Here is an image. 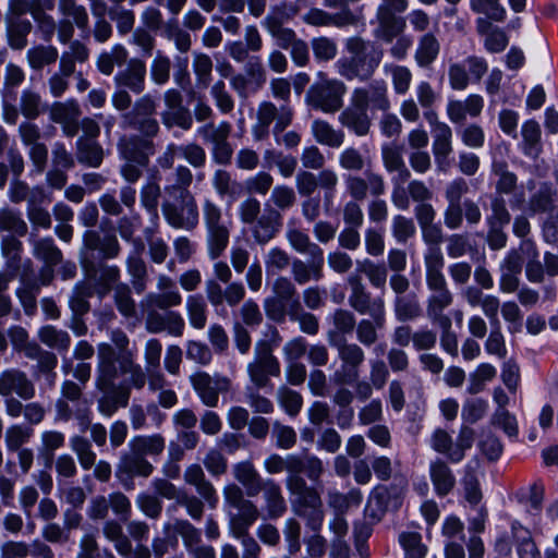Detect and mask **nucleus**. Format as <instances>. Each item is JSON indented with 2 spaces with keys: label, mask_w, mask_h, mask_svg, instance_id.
I'll return each mask as SVG.
<instances>
[{
  "label": "nucleus",
  "mask_w": 558,
  "mask_h": 558,
  "mask_svg": "<svg viewBox=\"0 0 558 558\" xmlns=\"http://www.w3.org/2000/svg\"><path fill=\"white\" fill-rule=\"evenodd\" d=\"M222 495L228 514L229 533L241 542L242 558H259L262 547L250 534V529L259 519L260 510L253 500L245 498L239 484H227Z\"/></svg>",
  "instance_id": "obj_1"
},
{
  "label": "nucleus",
  "mask_w": 558,
  "mask_h": 558,
  "mask_svg": "<svg viewBox=\"0 0 558 558\" xmlns=\"http://www.w3.org/2000/svg\"><path fill=\"white\" fill-rule=\"evenodd\" d=\"M151 138L143 134L122 135L119 138L117 149L119 158L123 161L119 173L126 183L135 184L143 177L144 169L156 151Z\"/></svg>",
  "instance_id": "obj_2"
},
{
  "label": "nucleus",
  "mask_w": 558,
  "mask_h": 558,
  "mask_svg": "<svg viewBox=\"0 0 558 558\" xmlns=\"http://www.w3.org/2000/svg\"><path fill=\"white\" fill-rule=\"evenodd\" d=\"M345 48L352 57L348 61L338 62L340 75L349 81L369 80L383 60L384 49L359 36L348 38Z\"/></svg>",
  "instance_id": "obj_3"
},
{
  "label": "nucleus",
  "mask_w": 558,
  "mask_h": 558,
  "mask_svg": "<svg viewBox=\"0 0 558 558\" xmlns=\"http://www.w3.org/2000/svg\"><path fill=\"white\" fill-rule=\"evenodd\" d=\"M238 216L242 225L247 226L254 242L265 245L279 233V217L271 210L270 204L262 203L255 196L248 195L238 206Z\"/></svg>",
  "instance_id": "obj_4"
},
{
  "label": "nucleus",
  "mask_w": 558,
  "mask_h": 558,
  "mask_svg": "<svg viewBox=\"0 0 558 558\" xmlns=\"http://www.w3.org/2000/svg\"><path fill=\"white\" fill-rule=\"evenodd\" d=\"M185 484L193 486L198 496L187 493L185 489L179 497L175 506L185 508L186 513L196 521H199L205 511V504L215 509L218 505V495L215 486L206 478L203 468L197 464L189 465L183 475Z\"/></svg>",
  "instance_id": "obj_5"
},
{
  "label": "nucleus",
  "mask_w": 558,
  "mask_h": 558,
  "mask_svg": "<svg viewBox=\"0 0 558 558\" xmlns=\"http://www.w3.org/2000/svg\"><path fill=\"white\" fill-rule=\"evenodd\" d=\"M112 344L102 342L97 347V386L107 389L119 378V359L126 353H133L129 349L130 339L121 329L110 331Z\"/></svg>",
  "instance_id": "obj_6"
},
{
  "label": "nucleus",
  "mask_w": 558,
  "mask_h": 558,
  "mask_svg": "<svg viewBox=\"0 0 558 558\" xmlns=\"http://www.w3.org/2000/svg\"><path fill=\"white\" fill-rule=\"evenodd\" d=\"M83 385L71 379H65L60 386V397L54 403V420L69 422L75 418L81 429L89 425L92 414L87 399L84 397Z\"/></svg>",
  "instance_id": "obj_7"
},
{
  "label": "nucleus",
  "mask_w": 558,
  "mask_h": 558,
  "mask_svg": "<svg viewBox=\"0 0 558 558\" xmlns=\"http://www.w3.org/2000/svg\"><path fill=\"white\" fill-rule=\"evenodd\" d=\"M202 211L207 253L210 259H217L228 247L232 221L223 217L222 208L210 198L203 201Z\"/></svg>",
  "instance_id": "obj_8"
},
{
  "label": "nucleus",
  "mask_w": 558,
  "mask_h": 558,
  "mask_svg": "<svg viewBox=\"0 0 558 558\" xmlns=\"http://www.w3.org/2000/svg\"><path fill=\"white\" fill-rule=\"evenodd\" d=\"M298 468L295 472H289L287 474L284 484L290 495L296 497L295 501H302L319 494L316 487L307 484L302 473H304L310 481L318 483L325 473V465L319 457L306 454L301 459Z\"/></svg>",
  "instance_id": "obj_9"
},
{
  "label": "nucleus",
  "mask_w": 558,
  "mask_h": 558,
  "mask_svg": "<svg viewBox=\"0 0 558 558\" xmlns=\"http://www.w3.org/2000/svg\"><path fill=\"white\" fill-rule=\"evenodd\" d=\"M272 295L264 300L265 314L271 322H286L289 308H298L301 304L295 283L287 276H278L271 284Z\"/></svg>",
  "instance_id": "obj_10"
},
{
  "label": "nucleus",
  "mask_w": 558,
  "mask_h": 558,
  "mask_svg": "<svg viewBox=\"0 0 558 558\" xmlns=\"http://www.w3.org/2000/svg\"><path fill=\"white\" fill-rule=\"evenodd\" d=\"M293 120V110L289 105L277 107L271 101H262L256 111V122L252 126V135L256 142L268 137L271 123L272 134H281Z\"/></svg>",
  "instance_id": "obj_11"
},
{
  "label": "nucleus",
  "mask_w": 558,
  "mask_h": 558,
  "mask_svg": "<svg viewBox=\"0 0 558 558\" xmlns=\"http://www.w3.org/2000/svg\"><path fill=\"white\" fill-rule=\"evenodd\" d=\"M157 106L155 96L142 95L135 100L133 109L122 114V128L136 130L146 137H156L160 131L159 122L155 118Z\"/></svg>",
  "instance_id": "obj_12"
},
{
  "label": "nucleus",
  "mask_w": 558,
  "mask_h": 558,
  "mask_svg": "<svg viewBox=\"0 0 558 558\" xmlns=\"http://www.w3.org/2000/svg\"><path fill=\"white\" fill-rule=\"evenodd\" d=\"M167 196L161 203V211L168 225L175 229H195L199 222V213L194 195Z\"/></svg>",
  "instance_id": "obj_13"
},
{
  "label": "nucleus",
  "mask_w": 558,
  "mask_h": 558,
  "mask_svg": "<svg viewBox=\"0 0 558 558\" xmlns=\"http://www.w3.org/2000/svg\"><path fill=\"white\" fill-rule=\"evenodd\" d=\"M337 350L340 367L332 374L331 380L335 385H344L361 377V371L365 363L366 355L363 348L355 342H349L340 338L331 342Z\"/></svg>",
  "instance_id": "obj_14"
},
{
  "label": "nucleus",
  "mask_w": 558,
  "mask_h": 558,
  "mask_svg": "<svg viewBox=\"0 0 558 558\" xmlns=\"http://www.w3.org/2000/svg\"><path fill=\"white\" fill-rule=\"evenodd\" d=\"M347 86L339 80L323 78L307 90L305 100L308 106L325 113H335L343 105Z\"/></svg>",
  "instance_id": "obj_15"
},
{
  "label": "nucleus",
  "mask_w": 558,
  "mask_h": 558,
  "mask_svg": "<svg viewBox=\"0 0 558 558\" xmlns=\"http://www.w3.org/2000/svg\"><path fill=\"white\" fill-rule=\"evenodd\" d=\"M231 132L232 125L228 121L218 124L210 121L197 129V135L211 145V159L219 166H228L232 161L233 148L229 142Z\"/></svg>",
  "instance_id": "obj_16"
},
{
  "label": "nucleus",
  "mask_w": 558,
  "mask_h": 558,
  "mask_svg": "<svg viewBox=\"0 0 558 558\" xmlns=\"http://www.w3.org/2000/svg\"><path fill=\"white\" fill-rule=\"evenodd\" d=\"M247 373L252 384L258 388H265L270 384V376L278 377L281 367L278 359L272 353V345L266 340L257 341L254 349V361L248 363Z\"/></svg>",
  "instance_id": "obj_17"
},
{
  "label": "nucleus",
  "mask_w": 558,
  "mask_h": 558,
  "mask_svg": "<svg viewBox=\"0 0 558 558\" xmlns=\"http://www.w3.org/2000/svg\"><path fill=\"white\" fill-rule=\"evenodd\" d=\"M58 11L63 16L58 22V40L68 44L74 36L75 26L82 33L89 31V15L87 9L76 0H58Z\"/></svg>",
  "instance_id": "obj_18"
},
{
  "label": "nucleus",
  "mask_w": 558,
  "mask_h": 558,
  "mask_svg": "<svg viewBox=\"0 0 558 558\" xmlns=\"http://www.w3.org/2000/svg\"><path fill=\"white\" fill-rule=\"evenodd\" d=\"M488 70L486 60L477 56H469L462 62H450L448 66L449 86L453 90H464L471 80L480 82Z\"/></svg>",
  "instance_id": "obj_19"
},
{
  "label": "nucleus",
  "mask_w": 558,
  "mask_h": 558,
  "mask_svg": "<svg viewBox=\"0 0 558 558\" xmlns=\"http://www.w3.org/2000/svg\"><path fill=\"white\" fill-rule=\"evenodd\" d=\"M163 533L173 530L181 536L184 548L192 558H216V550L211 545L202 542V532L186 519H175L174 522L163 525Z\"/></svg>",
  "instance_id": "obj_20"
},
{
  "label": "nucleus",
  "mask_w": 558,
  "mask_h": 558,
  "mask_svg": "<svg viewBox=\"0 0 558 558\" xmlns=\"http://www.w3.org/2000/svg\"><path fill=\"white\" fill-rule=\"evenodd\" d=\"M190 383L202 401L208 408H216L219 402V395L231 388V380L220 374L209 375L199 371L190 376Z\"/></svg>",
  "instance_id": "obj_21"
},
{
  "label": "nucleus",
  "mask_w": 558,
  "mask_h": 558,
  "mask_svg": "<svg viewBox=\"0 0 558 558\" xmlns=\"http://www.w3.org/2000/svg\"><path fill=\"white\" fill-rule=\"evenodd\" d=\"M490 173L496 178L495 194L504 197L511 195V208H522L525 203V195L523 191H519L518 175L509 170V165L504 159H494L490 166Z\"/></svg>",
  "instance_id": "obj_22"
},
{
  "label": "nucleus",
  "mask_w": 558,
  "mask_h": 558,
  "mask_svg": "<svg viewBox=\"0 0 558 558\" xmlns=\"http://www.w3.org/2000/svg\"><path fill=\"white\" fill-rule=\"evenodd\" d=\"M153 472L154 465L132 449L121 452L116 466V477L126 489H133L135 476L147 478Z\"/></svg>",
  "instance_id": "obj_23"
},
{
  "label": "nucleus",
  "mask_w": 558,
  "mask_h": 558,
  "mask_svg": "<svg viewBox=\"0 0 558 558\" xmlns=\"http://www.w3.org/2000/svg\"><path fill=\"white\" fill-rule=\"evenodd\" d=\"M470 191L465 179L459 177L450 181L445 187L447 206L444 210V223L449 230L462 227V198Z\"/></svg>",
  "instance_id": "obj_24"
},
{
  "label": "nucleus",
  "mask_w": 558,
  "mask_h": 558,
  "mask_svg": "<svg viewBox=\"0 0 558 558\" xmlns=\"http://www.w3.org/2000/svg\"><path fill=\"white\" fill-rule=\"evenodd\" d=\"M408 7V0H381L376 11V19L383 29L384 41L391 43L399 33L403 32L404 22L396 14L403 13Z\"/></svg>",
  "instance_id": "obj_25"
},
{
  "label": "nucleus",
  "mask_w": 558,
  "mask_h": 558,
  "mask_svg": "<svg viewBox=\"0 0 558 558\" xmlns=\"http://www.w3.org/2000/svg\"><path fill=\"white\" fill-rule=\"evenodd\" d=\"M344 184L352 201H364L368 194L371 196H381L386 192L384 177L371 169L365 170L364 177L355 174L347 175Z\"/></svg>",
  "instance_id": "obj_26"
},
{
  "label": "nucleus",
  "mask_w": 558,
  "mask_h": 558,
  "mask_svg": "<svg viewBox=\"0 0 558 558\" xmlns=\"http://www.w3.org/2000/svg\"><path fill=\"white\" fill-rule=\"evenodd\" d=\"M145 328L149 333L167 332L169 336L180 338L185 330L183 316L175 311L146 308Z\"/></svg>",
  "instance_id": "obj_27"
},
{
  "label": "nucleus",
  "mask_w": 558,
  "mask_h": 558,
  "mask_svg": "<svg viewBox=\"0 0 558 558\" xmlns=\"http://www.w3.org/2000/svg\"><path fill=\"white\" fill-rule=\"evenodd\" d=\"M350 99L365 110L371 109L386 112L391 106L388 87L383 80L373 81L366 86L354 88Z\"/></svg>",
  "instance_id": "obj_28"
},
{
  "label": "nucleus",
  "mask_w": 558,
  "mask_h": 558,
  "mask_svg": "<svg viewBox=\"0 0 558 558\" xmlns=\"http://www.w3.org/2000/svg\"><path fill=\"white\" fill-rule=\"evenodd\" d=\"M16 395L22 400H32L36 388L28 375L20 368H7L0 373V397Z\"/></svg>",
  "instance_id": "obj_29"
},
{
  "label": "nucleus",
  "mask_w": 558,
  "mask_h": 558,
  "mask_svg": "<svg viewBox=\"0 0 558 558\" xmlns=\"http://www.w3.org/2000/svg\"><path fill=\"white\" fill-rule=\"evenodd\" d=\"M206 298L211 306L219 307L225 303L230 307L238 306L245 299V287L241 281L227 283L225 288L214 279L205 283Z\"/></svg>",
  "instance_id": "obj_30"
},
{
  "label": "nucleus",
  "mask_w": 558,
  "mask_h": 558,
  "mask_svg": "<svg viewBox=\"0 0 558 558\" xmlns=\"http://www.w3.org/2000/svg\"><path fill=\"white\" fill-rule=\"evenodd\" d=\"M351 292L349 305L361 315L385 314V301L381 296L373 298L359 278H350Z\"/></svg>",
  "instance_id": "obj_31"
},
{
  "label": "nucleus",
  "mask_w": 558,
  "mask_h": 558,
  "mask_svg": "<svg viewBox=\"0 0 558 558\" xmlns=\"http://www.w3.org/2000/svg\"><path fill=\"white\" fill-rule=\"evenodd\" d=\"M262 493L264 500V513L268 520H277L287 512L288 505L282 488L274 478L267 477L256 490V496Z\"/></svg>",
  "instance_id": "obj_32"
},
{
  "label": "nucleus",
  "mask_w": 558,
  "mask_h": 558,
  "mask_svg": "<svg viewBox=\"0 0 558 558\" xmlns=\"http://www.w3.org/2000/svg\"><path fill=\"white\" fill-rule=\"evenodd\" d=\"M302 21L315 27H345L354 25L357 22L356 16L348 5H344L339 12L329 13L323 9L311 8L302 16Z\"/></svg>",
  "instance_id": "obj_33"
},
{
  "label": "nucleus",
  "mask_w": 558,
  "mask_h": 558,
  "mask_svg": "<svg viewBox=\"0 0 558 558\" xmlns=\"http://www.w3.org/2000/svg\"><path fill=\"white\" fill-rule=\"evenodd\" d=\"M146 73L145 62L142 59L132 58L124 69L117 72L113 82L117 88H126L140 95L145 89Z\"/></svg>",
  "instance_id": "obj_34"
},
{
  "label": "nucleus",
  "mask_w": 558,
  "mask_h": 558,
  "mask_svg": "<svg viewBox=\"0 0 558 558\" xmlns=\"http://www.w3.org/2000/svg\"><path fill=\"white\" fill-rule=\"evenodd\" d=\"M95 387L102 396L97 400V410L104 416H112L119 408H125L129 404L131 391L129 387L123 385H117L113 380V385L107 389H101L97 386V377L95 378Z\"/></svg>",
  "instance_id": "obj_35"
},
{
  "label": "nucleus",
  "mask_w": 558,
  "mask_h": 558,
  "mask_svg": "<svg viewBox=\"0 0 558 558\" xmlns=\"http://www.w3.org/2000/svg\"><path fill=\"white\" fill-rule=\"evenodd\" d=\"M432 150L439 172H447L450 167L449 156L452 153V130L447 123L437 124L432 130Z\"/></svg>",
  "instance_id": "obj_36"
},
{
  "label": "nucleus",
  "mask_w": 558,
  "mask_h": 558,
  "mask_svg": "<svg viewBox=\"0 0 558 558\" xmlns=\"http://www.w3.org/2000/svg\"><path fill=\"white\" fill-rule=\"evenodd\" d=\"M426 286L429 291L449 290L444 275L445 258L440 247H429L424 255Z\"/></svg>",
  "instance_id": "obj_37"
},
{
  "label": "nucleus",
  "mask_w": 558,
  "mask_h": 558,
  "mask_svg": "<svg viewBox=\"0 0 558 558\" xmlns=\"http://www.w3.org/2000/svg\"><path fill=\"white\" fill-rule=\"evenodd\" d=\"M310 260L293 258L291 265L292 281L304 286L310 281H319L324 277V254L308 255Z\"/></svg>",
  "instance_id": "obj_38"
},
{
  "label": "nucleus",
  "mask_w": 558,
  "mask_h": 558,
  "mask_svg": "<svg viewBox=\"0 0 558 558\" xmlns=\"http://www.w3.org/2000/svg\"><path fill=\"white\" fill-rule=\"evenodd\" d=\"M484 108V98L477 94L469 95L464 100H449L446 112L449 120L457 124L463 123L468 116L477 118Z\"/></svg>",
  "instance_id": "obj_39"
},
{
  "label": "nucleus",
  "mask_w": 558,
  "mask_h": 558,
  "mask_svg": "<svg viewBox=\"0 0 558 558\" xmlns=\"http://www.w3.org/2000/svg\"><path fill=\"white\" fill-rule=\"evenodd\" d=\"M85 271L88 278L96 282V293L99 298L114 291L116 284L120 283V268L116 265L100 264L96 268L93 264L85 266Z\"/></svg>",
  "instance_id": "obj_40"
},
{
  "label": "nucleus",
  "mask_w": 558,
  "mask_h": 558,
  "mask_svg": "<svg viewBox=\"0 0 558 558\" xmlns=\"http://www.w3.org/2000/svg\"><path fill=\"white\" fill-rule=\"evenodd\" d=\"M429 478L435 494L439 497L449 495L456 487L457 480L449 464L437 458L429 463Z\"/></svg>",
  "instance_id": "obj_41"
},
{
  "label": "nucleus",
  "mask_w": 558,
  "mask_h": 558,
  "mask_svg": "<svg viewBox=\"0 0 558 558\" xmlns=\"http://www.w3.org/2000/svg\"><path fill=\"white\" fill-rule=\"evenodd\" d=\"M293 510L295 514L306 521V526L310 530L313 532L320 531L325 519V511L323 508L320 494H317L302 501H294Z\"/></svg>",
  "instance_id": "obj_42"
},
{
  "label": "nucleus",
  "mask_w": 558,
  "mask_h": 558,
  "mask_svg": "<svg viewBox=\"0 0 558 558\" xmlns=\"http://www.w3.org/2000/svg\"><path fill=\"white\" fill-rule=\"evenodd\" d=\"M339 122L356 136L367 135L372 125L367 110L351 100L349 106L339 114Z\"/></svg>",
  "instance_id": "obj_43"
},
{
  "label": "nucleus",
  "mask_w": 558,
  "mask_h": 558,
  "mask_svg": "<svg viewBox=\"0 0 558 558\" xmlns=\"http://www.w3.org/2000/svg\"><path fill=\"white\" fill-rule=\"evenodd\" d=\"M234 480L241 485L245 498L256 497V490L260 483L265 482L254 463L250 460L240 461L232 466Z\"/></svg>",
  "instance_id": "obj_44"
},
{
  "label": "nucleus",
  "mask_w": 558,
  "mask_h": 558,
  "mask_svg": "<svg viewBox=\"0 0 558 558\" xmlns=\"http://www.w3.org/2000/svg\"><path fill=\"white\" fill-rule=\"evenodd\" d=\"M75 157L81 165L99 168L105 158V150L97 140L80 136L75 143Z\"/></svg>",
  "instance_id": "obj_45"
},
{
  "label": "nucleus",
  "mask_w": 558,
  "mask_h": 558,
  "mask_svg": "<svg viewBox=\"0 0 558 558\" xmlns=\"http://www.w3.org/2000/svg\"><path fill=\"white\" fill-rule=\"evenodd\" d=\"M440 47V41L434 33L426 32L420 36L414 52L417 66L422 69L429 68L437 60Z\"/></svg>",
  "instance_id": "obj_46"
},
{
  "label": "nucleus",
  "mask_w": 558,
  "mask_h": 558,
  "mask_svg": "<svg viewBox=\"0 0 558 558\" xmlns=\"http://www.w3.org/2000/svg\"><path fill=\"white\" fill-rule=\"evenodd\" d=\"M369 318L361 319L355 327L356 339L360 345L372 347L379 339L378 331L385 327L386 313L378 315H371Z\"/></svg>",
  "instance_id": "obj_47"
},
{
  "label": "nucleus",
  "mask_w": 558,
  "mask_h": 558,
  "mask_svg": "<svg viewBox=\"0 0 558 558\" xmlns=\"http://www.w3.org/2000/svg\"><path fill=\"white\" fill-rule=\"evenodd\" d=\"M270 204L271 210H275L279 217V231L283 226L282 211L289 210L296 203L295 191L286 184H277L270 192L269 199L266 202Z\"/></svg>",
  "instance_id": "obj_48"
},
{
  "label": "nucleus",
  "mask_w": 558,
  "mask_h": 558,
  "mask_svg": "<svg viewBox=\"0 0 558 558\" xmlns=\"http://www.w3.org/2000/svg\"><path fill=\"white\" fill-rule=\"evenodd\" d=\"M33 256L47 266H58L63 258L61 250L51 236L31 240Z\"/></svg>",
  "instance_id": "obj_49"
},
{
  "label": "nucleus",
  "mask_w": 558,
  "mask_h": 558,
  "mask_svg": "<svg viewBox=\"0 0 558 558\" xmlns=\"http://www.w3.org/2000/svg\"><path fill=\"white\" fill-rule=\"evenodd\" d=\"M8 198L12 204H21L26 202L29 204V199L45 201L46 193L41 186L31 187L27 182L21 180V178H13L8 189Z\"/></svg>",
  "instance_id": "obj_50"
},
{
  "label": "nucleus",
  "mask_w": 558,
  "mask_h": 558,
  "mask_svg": "<svg viewBox=\"0 0 558 558\" xmlns=\"http://www.w3.org/2000/svg\"><path fill=\"white\" fill-rule=\"evenodd\" d=\"M303 0L287 1L272 4L262 24H286L299 15Z\"/></svg>",
  "instance_id": "obj_51"
},
{
  "label": "nucleus",
  "mask_w": 558,
  "mask_h": 558,
  "mask_svg": "<svg viewBox=\"0 0 558 558\" xmlns=\"http://www.w3.org/2000/svg\"><path fill=\"white\" fill-rule=\"evenodd\" d=\"M128 447L144 458L146 456L157 457L163 452L166 440L161 434L138 435L131 438Z\"/></svg>",
  "instance_id": "obj_52"
},
{
  "label": "nucleus",
  "mask_w": 558,
  "mask_h": 558,
  "mask_svg": "<svg viewBox=\"0 0 558 558\" xmlns=\"http://www.w3.org/2000/svg\"><path fill=\"white\" fill-rule=\"evenodd\" d=\"M27 231L28 226L19 209L8 205L0 207V232L25 236Z\"/></svg>",
  "instance_id": "obj_53"
},
{
  "label": "nucleus",
  "mask_w": 558,
  "mask_h": 558,
  "mask_svg": "<svg viewBox=\"0 0 558 558\" xmlns=\"http://www.w3.org/2000/svg\"><path fill=\"white\" fill-rule=\"evenodd\" d=\"M311 130L315 141L322 145L338 148L344 142V133L336 130L325 120H314Z\"/></svg>",
  "instance_id": "obj_54"
},
{
  "label": "nucleus",
  "mask_w": 558,
  "mask_h": 558,
  "mask_svg": "<svg viewBox=\"0 0 558 558\" xmlns=\"http://www.w3.org/2000/svg\"><path fill=\"white\" fill-rule=\"evenodd\" d=\"M396 319L400 323L415 320L422 315V307L415 293L396 296L393 301Z\"/></svg>",
  "instance_id": "obj_55"
},
{
  "label": "nucleus",
  "mask_w": 558,
  "mask_h": 558,
  "mask_svg": "<svg viewBox=\"0 0 558 558\" xmlns=\"http://www.w3.org/2000/svg\"><path fill=\"white\" fill-rule=\"evenodd\" d=\"M118 373L119 376L123 374H129L128 385L125 387H131L135 389H142L146 381L147 375L142 368V366L134 362V354L126 353L123 354L121 359H119L118 363Z\"/></svg>",
  "instance_id": "obj_56"
},
{
  "label": "nucleus",
  "mask_w": 558,
  "mask_h": 558,
  "mask_svg": "<svg viewBox=\"0 0 558 558\" xmlns=\"http://www.w3.org/2000/svg\"><path fill=\"white\" fill-rule=\"evenodd\" d=\"M363 495L359 488H352L347 494L338 490H329L327 494L328 506L335 514H344L351 507H357L362 502Z\"/></svg>",
  "instance_id": "obj_57"
},
{
  "label": "nucleus",
  "mask_w": 558,
  "mask_h": 558,
  "mask_svg": "<svg viewBox=\"0 0 558 558\" xmlns=\"http://www.w3.org/2000/svg\"><path fill=\"white\" fill-rule=\"evenodd\" d=\"M33 25L28 20L13 17L7 22L8 41L12 49L22 50L27 46V36Z\"/></svg>",
  "instance_id": "obj_58"
},
{
  "label": "nucleus",
  "mask_w": 558,
  "mask_h": 558,
  "mask_svg": "<svg viewBox=\"0 0 558 558\" xmlns=\"http://www.w3.org/2000/svg\"><path fill=\"white\" fill-rule=\"evenodd\" d=\"M104 536L114 544V548L122 557L130 556L131 541L123 532L122 524L117 520H107L102 525Z\"/></svg>",
  "instance_id": "obj_59"
},
{
  "label": "nucleus",
  "mask_w": 558,
  "mask_h": 558,
  "mask_svg": "<svg viewBox=\"0 0 558 558\" xmlns=\"http://www.w3.org/2000/svg\"><path fill=\"white\" fill-rule=\"evenodd\" d=\"M38 339L41 343L58 352H66L71 345L70 335L52 325H46L39 328Z\"/></svg>",
  "instance_id": "obj_60"
},
{
  "label": "nucleus",
  "mask_w": 558,
  "mask_h": 558,
  "mask_svg": "<svg viewBox=\"0 0 558 558\" xmlns=\"http://www.w3.org/2000/svg\"><path fill=\"white\" fill-rule=\"evenodd\" d=\"M286 238L290 246L300 254H324L323 248L317 243L313 242L306 232L299 228L289 227L286 232Z\"/></svg>",
  "instance_id": "obj_61"
},
{
  "label": "nucleus",
  "mask_w": 558,
  "mask_h": 558,
  "mask_svg": "<svg viewBox=\"0 0 558 558\" xmlns=\"http://www.w3.org/2000/svg\"><path fill=\"white\" fill-rule=\"evenodd\" d=\"M303 457L300 454L291 453L284 457L278 453L269 454L263 462L264 470L269 475H277L282 472H295L299 468V462Z\"/></svg>",
  "instance_id": "obj_62"
},
{
  "label": "nucleus",
  "mask_w": 558,
  "mask_h": 558,
  "mask_svg": "<svg viewBox=\"0 0 558 558\" xmlns=\"http://www.w3.org/2000/svg\"><path fill=\"white\" fill-rule=\"evenodd\" d=\"M182 295L178 289L163 291L159 293L150 292L146 294L142 305L149 310L169 311L182 304Z\"/></svg>",
  "instance_id": "obj_63"
},
{
  "label": "nucleus",
  "mask_w": 558,
  "mask_h": 558,
  "mask_svg": "<svg viewBox=\"0 0 558 558\" xmlns=\"http://www.w3.org/2000/svg\"><path fill=\"white\" fill-rule=\"evenodd\" d=\"M19 109L27 120H35L45 112L46 104L38 92L26 88L21 93Z\"/></svg>",
  "instance_id": "obj_64"
}]
</instances>
